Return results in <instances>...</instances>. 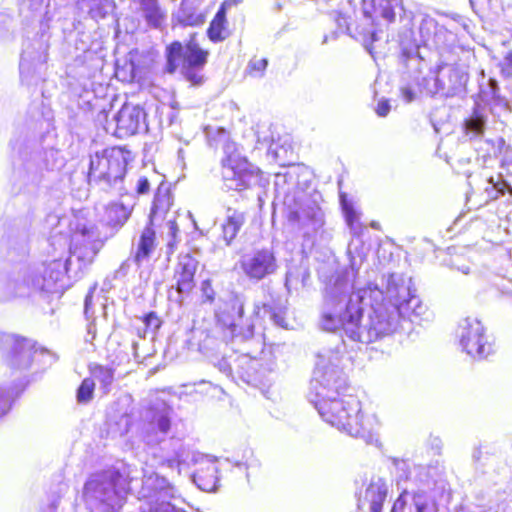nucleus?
Returning a JSON list of instances; mask_svg holds the SVG:
<instances>
[{"label": "nucleus", "instance_id": "nucleus-27", "mask_svg": "<svg viewBox=\"0 0 512 512\" xmlns=\"http://www.w3.org/2000/svg\"><path fill=\"white\" fill-rule=\"evenodd\" d=\"M155 239L156 236L154 229L150 225H147L140 235L134 255V261L138 266L149 259L155 248Z\"/></svg>", "mask_w": 512, "mask_h": 512}, {"label": "nucleus", "instance_id": "nucleus-20", "mask_svg": "<svg viewBox=\"0 0 512 512\" xmlns=\"http://www.w3.org/2000/svg\"><path fill=\"white\" fill-rule=\"evenodd\" d=\"M419 34L423 45H429V42L432 41L439 50L440 55L443 48L451 49V47L456 46L455 35L443 28H438L436 22L431 18H426L421 21Z\"/></svg>", "mask_w": 512, "mask_h": 512}, {"label": "nucleus", "instance_id": "nucleus-49", "mask_svg": "<svg viewBox=\"0 0 512 512\" xmlns=\"http://www.w3.org/2000/svg\"><path fill=\"white\" fill-rule=\"evenodd\" d=\"M13 393L9 389L0 387V417L6 415L12 405Z\"/></svg>", "mask_w": 512, "mask_h": 512}, {"label": "nucleus", "instance_id": "nucleus-57", "mask_svg": "<svg viewBox=\"0 0 512 512\" xmlns=\"http://www.w3.org/2000/svg\"><path fill=\"white\" fill-rule=\"evenodd\" d=\"M391 110L390 102L387 99H381L375 108V112L379 117H386Z\"/></svg>", "mask_w": 512, "mask_h": 512}, {"label": "nucleus", "instance_id": "nucleus-36", "mask_svg": "<svg viewBox=\"0 0 512 512\" xmlns=\"http://www.w3.org/2000/svg\"><path fill=\"white\" fill-rule=\"evenodd\" d=\"M131 208L124 203L113 204L107 210L108 224L113 227H121L128 220Z\"/></svg>", "mask_w": 512, "mask_h": 512}, {"label": "nucleus", "instance_id": "nucleus-25", "mask_svg": "<svg viewBox=\"0 0 512 512\" xmlns=\"http://www.w3.org/2000/svg\"><path fill=\"white\" fill-rule=\"evenodd\" d=\"M407 494H402L395 501L391 512H435V507L425 492H416L407 502Z\"/></svg>", "mask_w": 512, "mask_h": 512}, {"label": "nucleus", "instance_id": "nucleus-3", "mask_svg": "<svg viewBox=\"0 0 512 512\" xmlns=\"http://www.w3.org/2000/svg\"><path fill=\"white\" fill-rule=\"evenodd\" d=\"M349 389L347 377L338 363L319 356L310 381L309 402L324 421L350 436V402L337 398L346 396Z\"/></svg>", "mask_w": 512, "mask_h": 512}, {"label": "nucleus", "instance_id": "nucleus-59", "mask_svg": "<svg viewBox=\"0 0 512 512\" xmlns=\"http://www.w3.org/2000/svg\"><path fill=\"white\" fill-rule=\"evenodd\" d=\"M94 291H95V287H92L88 291L87 295L85 296V300H84V314H85L87 319L90 318V309H91L92 302H93Z\"/></svg>", "mask_w": 512, "mask_h": 512}, {"label": "nucleus", "instance_id": "nucleus-30", "mask_svg": "<svg viewBox=\"0 0 512 512\" xmlns=\"http://www.w3.org/2000/svg\"><path fill=\"white\" fill-rule=\"evenodd\" d=\"M229 4V1L226 0L219 10L217 11L216 15L214 16L213 20L210 23V26L208 28L207 34L211 41L213 42H220L223 41L228 37V31L225 27L226 24V6Z\"/></svg>", "mask_w": 512, "mask_h": 512}, {"label": "nucleus", "instance_id": "nucleus-45", "mask_svg": "<svg viewBox=\"0 0 512 512\" xmlns=\"http://www.w3.org/2000/svg\"><path fill=\"white\" fill-rule=\"evenodd\" d=\"M338 185L340 205L345 216L346 224L350 231H352V202L349 199L348 194L342 191L341 181L338 182Z\"/></svg>", "mask_w": 512, "mask_h": 512}, {"label": "nucleus", "instance_id": "nucleus-44", "mask_svg": "<svg viewBox=\"0 0 512 512\" xmlns=\"http://www.w3.org/2000/svg\"><path fill=\"white\" fill-rule=\"evenodd\" d=\"M268 66L267 58L253 57L246 66V71L253 77H263Z\"/></svg>", "mask_w": 512, "mask_h": 512}, {"label": "nucleus", "instance_id": "nucleus-48", "mask_svg": "<svg viewBox=\"0 0 512 512\" xmlns=\"http://www.w3.org/2000/svg\"><path fill=\"white\" fill-rule=\"evenodd\" d=\"M18 2L20 13H27L25 16L28 18L30 14L33 15L41 8L43 0H18Z\"/></svg>", "mask_w": 512, "mask_h": 512}, {"label": "nucleus", "instance_id": "nucleus-39", "mask_svg": "<svg viewBox=\"0 0 512 512\" xmlns=\"http://www.w3.org/2000/svg\"><path fill=\"white\" fill-rule=\"evenodd\" d=\"M480 95L484 101H494L497 104L508 105L500 96L498 83L493 78H489L486 84H480Z\"/></svg>", "mask_w": 512, "mask_h": 512}, {"label": "nucleus", "instance_id": "nucleus-61", "mask_svg": "<svg viewBox=\"0 0 512 512\" xmlns=\"http://www.w3.org/2000/svg\"><path fill=\"white\" fill-rule=\"evenodd\" d=\"M168 235L172 238V240H176L177 233L179 232V228L174 220H168Z\"/></svg>", "mask_w": 512, "mask_h": 512}, {"label": "nucleus", "instance_id": "nucleus-52", "mask_svg": "<svg viewBox=\"0 0 512 512\" xmlns=\"http://www.w3.org/2000/svg\"><path fill=\"white\" fill-rule=\"evenodd\" d=\"M498 149L503 154V161L512 165V147L507 145L503 138L498 140Z\"/></svg>", "mask_w": 512, "mask_h": 512}, {"label": "nucleus", "instance_id": "nucleus-2", "mask_svg": "<svg viewBox=\"0 0 512 512\" xmlns=\"http://www.w3.org/2000/svg\"><path fill=\"white\" fill-rule=\"evenodd\" d=\"M97 237L93 228L83 226L75 237L70 256L64 262L57 259L22 269L11 283L12 293L16 296L56 293L63 287L61 282L65 274L69 278L80 279L103 245Z\"/></svg>", "mask_w": 512, "mask_h": 512}, {"label": "nucleus", "instance_id": "nucleus-6", "mask_svg": "<svg viewBox=\"0 0 512 512\" xmlns=\"http://www.w3.org/2000/svg\"><path fill=\"white\" fill-rule=\"evenodd\" d=\"M126 479L117 470L93 475L84 486V499L91 512H117L126 500Z\"/></svg>", "mask_w": 512, "mask_h": 512}, {"label": "nucleus", "instance_id": "nucleus-9", "mask_svg": "<svg viewBox=\"0 0 512 512\" xmlns=\"http://www.w3.org/2000/svg\"><path fill=\"white\" fill-rule=\"evenodd\" d=\"M128 152L120 147H111L90 156L88 180L103 185V189L116 188L122 183L128 163Z\"/></svg>", "mask_w": 512, "mask_h": 512}, {"label": "nucleus", "instance_id": "nucleus-41", "mask_svg": "<svg viewBox=\"0 0 512 512\" xmlns=\"http://www.w3.org/2000/svg\"><path fill=\"white\" fill-rule=\"evenodd\" d=\"M141 9L146 21L150 25L154 27L160 25L163 15L157 1H142Z\"/></svg>", "mask_w": 512, "mask_h": 512}, {"label": "nucleus", "instance_id": "nucleus-46", "mask_svg": "<svg viewBox=\"0 0 512 512\" xmlns=\"http://www.w3.org/2000/svg\"><path fill=\"white\" fill-rule=\"evenodd\" d=\"M362 41L363 47L373 58L380 53L378 50L380 37L376 31H370L367 35H364Z\"/></svg>", "mask_w": 512, "mask_h": 512}, {"label": "nucleus", "instance_id": "nucleus-1", "mask_svg": "<svg viewBox=\"0 0 512 512\" xmlns=\"http://www.w3.org/2000/svg\"><path fill=\"white\" fill-rule=\"evenodd\" d=\"M360 307L354 313V341H371L375 336L398 331L402 321L421 322L429 316L428 308L416 295L412 277L388 273L378 284L358 291Z\"/></svg>", "mask_w": 512, "mask_h": 512}, {"label": "nucleus", "instance_id": "nucleus-55", "mask_svg": "<svg viewBox=\"0 0 512 512\" xmlns=\"http://www.w3.org/2000/svg\"><path fill=\"white\" fill-rule=\"evenodd\" d=\"M116 425L119 426V428L117 430V433L119 435L126 434L129 431V428H130V425H131V420H130L129 415L127 413H123L120 416L119 422H117Z\"/></svg>", "mask_w": 512, "mask_h": 512}, {"label": "nucleus", "instance_id": "nucleus-28", "mask_svg": "<svg viewBox=\"0 0 512 512\" xmlns=\"http://www.w3.org/2000/svg\"><path fill=\"white\" fill-rule=\"evenodd\" d=\"M289 221L298 222L302 226L311 225L312 229H317L323 223V213L317 206L303 208L301 210L291 211Z\"/></svg>", "mask_w": 512, "mask_h": 512}, {"label": "nucleus", "instance_id": "nucleus-7", "mask_svg": "<svg viewBox=\"0 0 512 512\" xmlns=\"http://www.w3.org/2000/svg\"><path fill=\"white\" fill-rule=\"evenodd\" d=\"M469 56V51L459 45L442 49L441 64L435 79L437 92L452 97L465 91L469 78L466 58Z\"/></svg>", "mask_w": 512, "mask_h": 512}, {"label": "nucleus", "instance_id": "nucleus-13", "mask_svg": "<svg viewBox=\"0 0 512 512\" xmlns=\"http://www.w3.org/2000/svg\"><path fill=\"white\" fill-rule=\"evenodd\" d=\"M240 267L250 281L259 282L275 274L278 263L273 250L263 248L243 255Z\"/></svg>", "mask_w": 512, "mask_h": 512}, {"label": "nucleus", "instance_id": "nucleus-5", "mask_svg": "<svg viewBox=\"0 0 512 512\" xmlns=\"http://www.w3.org/2000/svg\"><path fill=\"white\" fill-rule=\"evenodd\" d=\"M352 283L348 271L333 275L326 285L320 326L323 330L338 333L344 345L352 340Z\"/></svg>", "mask_w": 512, "mask_h": 512}, {"label": "nucleus", "instance_id": "nucleus-29", "mask_svg": "<svg viewBox=\"0 0 512 512\" xmlns=\"http://www.w3.org/2000/svg\"><path fill=\"white\" fill-rule=\"evenodd\" d=\"M357 214L354 210V246L361 262L367 257L372 248V238L368 228L356 224Z\"/></svg>", "mask_w": 512, "mask_h": 512}, {"label": "nucleus", "instance_id": "nucleus-51", "mask_svg": "<svg viewBox=\"0 0 512 512\" xmlns=\"http://www.w3.org/2000/svg\"><path fill=\"white\" fill-rule=\"evenodd\" d=\"M201 292L204 302L212 303L215 299V291L212 288L210 280H204L201 284Z\"/></svg>", "mask_w": 512, "mask_h": 512}, {"label": "nucleus", "instance_id": "nucleus-58", "mask_svg": "<svg viewBox=\"0 0 512 512\" xmlns=\"http://www.w3.org/2000/svg\"><path fill=\"white\" fill-rule=\"evenodd\" d=\"M150 190V183L146 177H140L136 185V192L138 195H145Z\"/></svg>", "mask_w": 512, "mask_h": 512}, {"label": "nucleus", "instance_id": "nucleus-11", "mask_svg": "<svg viewBox=\"0 0 512 512\" xmlns=\"http://www.w3.org/2000/svg\"><path fill=\"white\" fill-rule=\"evenodd\" d=\"M457 335L460 345L468 355L485 359L493 353V346L484 334V327L477 318L466 317L459 323Z\"/></svg>", "mask_w": 512, "mask_h": 512}, {"label": "nucleus", "instance_id": "nucleus-14", "mask_svg": "<svg viewBox=\"0 0 512 512\" xmlns=\"http://www.w3.org/2000/svg\"><path fill=\"white\" fill-rule=\"evenodd\" d=\"M222 178L229 190L242 191L260 185L261 171L247 159L222 167Z\"/></svg>", "mask_w": 512, "mask_h": 512}, {"label": "nucleus", "instance_id": "nucleus-18", "mask_svg": "<svg viewBox=\"0 0 512 512\" xmlns=\"http://www.w3.org/2000/svg\"><path fill=\"white\" fill-rule=\"evenodd\" d=\"M191 461L200 465L192 476L197 487L205 492L216 491L219 482L216 459L204 454H192Z\"/></svg>", "mask_w": 512, "mask_h": 512}, {"label": "nucleus", "instance_id": "nucleus-8", "mask_svg": "<svg viewBox=\"0 0 512 512\" xmlns=\"http://www.w3.org/2000/svg\"><path fill=\"white\" fill-rule=\"evenodd\" d=\"M165 55L167 73H175L181 64V73L190 83L202 84L203 76L200 71L207 63L208 51L200 48L195 36H192L185 46L179 41H174L166 47Z\"/></svg>", "mask_w": 512, "mask_h": 512}, {"label": "nucleus", "instance_id": "nucleus-63", "mask_svg": "<svg viewBox=\"0 0 512 512\" xmlns=\"http://www.w3.org/2000/svg\"><path fill=\"white\" fill-rule=\"evenodd\" d=\"M454 267H455V269H457L458 271H460L461 273H463L465 275H468L470 273V270H471L470 266L467 265V264H463L461 266H455L454 265Z\"/></svg>", "mask_w": 512, "mask_h": 512}, {"label": "nucleus", "instance_id": "nucleus-16", "mask_svg": "<svg viewBox=\"0 0 512 512\" xmlns=\"http://www.w3.org/2000/svg\"><path fill=\"white\" fill-rule=\"evenodd\" d=\"M198 261L190 254L180 255L174 271L175 289L177 296L169 292L168 298L178 304H182L185 296L195 287L194 276L197 270Z\"/></svg>", "mask_w": 512, "mask_h": 512}, {"label": "nucleus", "instance_id": "nucleus-19", "mask_svg": "<svg viewBox=\"0 0 512 512\" xmlns=\"http://www.w3.org/2000/svg\"><path fill=\"white\" fill-rule=\"evenodd\" d=\"M172 409L162 404L161 408H154L144 431V440L148 445H157L163 441L171 427Z\"/></svg>", "mask_w": 512, "mask_h": 512}, {"label": "nucleus", "instance_id": "nucleus-47", "mask_svg": "<svg viewBox=\"0 0 512 512\" xmlns=\"http://www.w3.org/2000/svg\"><path fill=\"white\" fill-rule=\"evenodd\" d=\"M401 59L403 62L419 61L422 59L419 53V45L406 46L404 42H401Z\"/></svg>", "mask_w": 512, "mask_h": 512}, {"label": "nucleus", "instance_id": "nucleus-42", "mask_svg": "<svg viewBox=\"0 0 512 512\" xmlns=\"http://www.w3.org/2000/svg\"><path fill=\"white\" fill-rule=\"evenodd\" d=\"M95 382L92 378H85L76 391L79 404H88L94 396Z\"/></svg>", "mask_w": 512, "mask_h": 512}, {"label": "nucleus", "instance_id": "nucleus-40", "mask_svg": "<svg viewBox=\"0 0 512 512\" xmlns=\"http://www.w3.org/2000/svg\"><path fill=\"white\" fill-rule=\"evenodd\" d=\"M489 187L485 189L489 200H496L506 192L512 194V187L498 175L497 179L490 177L488 180Z\"/></svg>", "mask_w": 512, "mask_h": 512}, {"label": "nucleus", "instance_id": "nucleus-15", "mask_svg": "<svg viewBox=\"0 0 512 512\" xmlns=\"http://www.w3.org/2000/svg\"><path fill=\"white\" fill-rule=\"evenodd\" d=\"M49 40L50 35L47 28L41 26L35 37L24 43L19 64L22 77L31 74L38 65L46 63L50 47Z\"/></svg>", "mask_w": 512, "mask_h": 512}, {"label": "nucleus", "instance_id": "nucleus-12", "mask_svg": "<svg viewBox=\"0 0 512 512\" xmlns=\"http://www.w3.org/2000/svg\"><path fill=\"white\" fill-rule=\"evenodd\" d=\"M105 130L121 139L146 131V113L138 105L125 103L112 120L107 121Z\"/></svg>", "mask_w": 512, "mask_h": 512}, {"label": "nucleus", "instance_id": "nucleus-4", "mask_svg": "<svg viewBox=\"0 0 512 512\" xmlns=\"http://www.w3.org/2000/svg\"><path fill=\"white\" fill-rule=\"evenodd\" d=\"M245 303L243 295H235L228 313L219 316L218 321L225 327V339H229L233 349L240 353L235 360L240 377L252 383L261 377L260 362L253 354L262 351V343L254 334V321L244 318Z\"/></svg>", "mask_w": 512, "mask_h": 512}, {"label": "nucleus", "instance_id": "nucleus-56", "mask_svg": "<svg viewBox=\"0 0 512 512\" xmlns=\"http://www.w3.org/2000/svg\"><path fill=\"white\" fill-rule=\"evenodd\" d=\"M218 345H220V343H218L215 338L207 335L206 338L199 343V350L203 353H207L209 350L214 349L215 346Z\"/></svg>", "mask_w": 512, "mask_h": 512}, {"label": "nucleus", "instance_id": "nucleus-34", "mask_svg": "<svg viewBox=\"0 0 512 512\" xmlns=\"http://www.w3.org/2000/svg\"><path fill=\"white\" fill-rule=\"evenodd\" d=\"M78 4L87 7L89 15L96 20L105 18L115 8L113 0H86L85 3Z\"/></svg>", "mask_w": 512, "mask_h": 512}, {"label": "nucleus", "instance_id": "nucleus-22", "mask_svg": "<svg viewBox=\"0 0 512 512\" xmlns=\"http://www.w3.org/2000/svg\"><path fill=\"white\" fill-rule=\"evenodd\" d=\"M388 486L382 478H373L366 488L365 493L359 499L358 508L366 506L370 512H381L383 503L387 497Z\"/></svg>", "mask_w": 512, "mask_h": 512}, {"label": "nucleus", "instance_id": "nucleus-50", "mask_svg": "<svg viewBox=\"0 0 512 512\" xmlns=\"http://www.w3.org/2000/svg\"><path fill=\"white\" fill-rule=\"evenodd\" d=\"M212 364L219 369L220 372H222L225 375H230L232 371L231 363L228 361V359L224 356L218 357L214 356L211 359Z\"/></svg>", "mask_w": 512, "mask_h": 512}, {"label": "nucleus", "instance_id": "nucleus-60", "mask_svg": "<svg viewBox=\"0 0 512 512\" xmlns=\"http://www.w3.org/2000/svg\"><path fill=\"white\" fill-rule=\"evenodd\" d=\"M298 276H299L298 273H296L293 270L287 271L286 278H285V287L288 290V292H290L294 283H297Z\"/></svg>", "mask_w": 512, "mask_h": 512}, {"label": "nucleus", "instance_id": "nucleus-64", "mask_svg": "<svg viewBox=\"0 0 512 512\" xmlns=\"http://www.w3.org/2000/svg\"><path fill=\"white\" fill-rule=\"evenodd\" d=\"M482 457V451L479 448H475L472 454L474 462H479Z\"/></svg>", "mask_w": 512, "mask_h": 512}, {"label": "nucleus", "instance_id": "nucleus-26", "mask_svg": "<svg viewBox=\"0 0 512 512\" xmlns=\"http://www.w3.org/2000/svg\"><path fill=\"white\" fill-rule=\"evenodd\" d=\"M246 222L244 212L229 207L226 211V220L223 224V238L227 245L236 238L242 226Z\"/></svg>", "mask_w": 512, "mask_h": 512}, {"label": "nucleus", "instance_id": "nucleus-54", "mask_svg": "<svg viewBox=\"0 0 512 512\" xmlns=\"http://www.w3.org/2000/svg\"><path fill=\"white\" fill-rule=\"evenodd\" d=\"M337 23V31L333 33V35L337 36L338 33L346 34L350 36V26L348 22V17L339 15V17L336 19Z\"/></svg>", "mask_w": 512, "mask_h": 512}, {"label": "nucleus", "instance_id": "nucleus-33", "mask_svg": "<svg viewBox=\"0 0 512 512\" xmlns=\"http://www.w3.org/2000/svg\"><path fill=\"white\" fill-rule=\"evenodd\" d=\"M485 127L486 117L478 109H475L472 115L469 118H467L464 122V129L466 135L469 136L470 139L482 136L484 134Z\"/></svg>", "mask_w": 512, "mask_h": 512}, {"label": "nucleus", "instance_id": "nucleus-31", "mask_svg": "<svg viewBox=\"0 0 512 512\" xmlns=\"http://www.w3.org/2000/svg\"><path fill=\"white\" fill-rule=\"evenodd\" d=\"M89 371L92 376L91 378L94 381H98L103 393L108 394L114 382L115 370L112 367L91 363L89 365Z\"/></svg>", "mask_w": 512, "mask_h": 512}, {"label": "nucleus", "instance_id": "nucleus-32", "mask_svg": "<svg viewBox=\"0 0 512 512\" xmlns=\"http://www.w3.org/2000/svg\"><path fill=\"white\" fill-rule=\"evenodd\" d=\"M172 204L171 193L169 187L165 183H161L154 195L153 204L151 207L150 217H157L159 214H165L169 211Z\"/></svg>", "mask_w": 512, "mask_h": 512}, {"label": "nucleus", "instance_id": "nucleus-10", "mask_svg": "<svg viewBox=\"0 0 512 512\" xmlns=\"http://www.w3.org/2000/svg\"><path fill=\"white\" fill-rule=\"evenodd\" d=\"M176 493V488L165 477L151 473L143 476L138 495L139 499L146 501L148 512H186L170 503ZM141 512L147 511L143 509Z\"/></svg>", "mask_w": 512, "mask_h": 512}, {"label": "nucleus", "instance_id": "nucleus-17", "mask_svg": "<svg viewBox=\"0 0 512 512\" xmlns=\"http://www.w3.org/2000/svg\"><path fill=\"white\" fill-rule=\"evenodd\" d=\"M0 342L11 344V351L8 356V364L13 369L26 370L37 353L35 343L26 338H18L10 335H3L0 332Z\"/></svg>", "mask_w": 512, "mask_h": 512}, {"label": "nucleus", "instance_id": "nucleus-35", "mask_svg": "<svg viewBox=\"0 0 512 512\" xmlns=\"http://www.w3.org/2000/svg\"><path fill=\"white\" fill-rule=\"evenodd\" d=\"M192 454H200L199 452L190 451L179 440L174 441V456L167 459V465L170 468L179 467L181 465H195L191 461Z\"/></svg>", "mask_w": 512, "mask_h": 512}, {"label": "nucleus", "instance_id": "nucleus-24", "mask_svg": "<svg viewBox=\"0 0 512 512\" xmlns=\"http://www.w3.org/2000/svg\"><path fill=\"white\" fill-rule=\"evenodd\" d=\"M356 418L358 428L355 436L362 438L368 445L381 448L382 443L377 432L379 423L376 416L374 414H365L359 409Z\"/></svg>", "mask_w": 512, "mask_h": 512}, {"label": "nucleus", "instance_id": "nucleus-53", "mask_svg": "<svg viewBox=\"0 0 512 512\" xmlns=\"http://www.w3.org/2000/svg\"><path fill=\"white\" fill-rule=\"evenodd\" d=\"M501 74L512 77V52H509L500 63Z\"/></svg>", "mask_w": 512, "mask_h": 512}, {"label": "nucleus", "instance_id": "nucleus-38", "mask_svg": "<svg viewBox=\"0 0 512 512\" xmlns=\"http://www.w3.org/2000/svg\"><path fill=\"white\" fill-rule=\"evenodd\" d=\"M178 20L186 26H198L204 23V17L188 3L182 2L178 11Z\"/></svg>", "mask_w": 512, "mask_h": 512}, {"label": "nucleus", "instance_id": "nucleus-37", "mask_svg": "<svg viewBox=\"0 0 512 512\" xmlns=\"http://www.w3.org/2000/svg\"><path fill=\"white\" fill-rule=\"evenodd\" d=\"M261 309L263 310V313L269 317V319L278 327L281 328H287V323L284 317V314L279 310H275L272 306L263 304L260 306V304H254L253 313L251 316H245L244 318H251L253 320V317H258L260 314Z\"/></svg>", "mask_w": 512, "mask_h": 512}, {"label": "nucleus", "instance_id": "nucleus-62", "mask_svg": "<svg viewBox=\"0 0 512 512\" xmlns=\"http://www.w3.org/2000/svg\"><path fill=\"white\" fill-rule=\"evenodd\" d=\"M402 96L407 102H411L415 99L414 91L409 87H403L401 89Z\"/></svg>", "mask_w": 512, "mask_h": 512}, {"label": "nucleus", "instance_id": "nucleus-23", "mask_svg": "<svg viewBox=\"0 0 512 512\" xmlns=\"http://www.w3.org/2000/svg\"><path fill=\"white\" fill-rule=\"evenodd\" d=\"M208 141L211 147L222 150L224 154L221 160L222 167L233 164V160L238 162L246 159L238 153L235 142L230 140L229 134L224 128H217L215 136L208 132Z\"/></svg>", "mask_w": 512, "mask_h": 512}, {"label": "nucleus", "instance_id": "nucleus-21", "mask_svg": "<svg viewBox=\"0 0 512 512\" xmlns=\"http://www.w3.org/2000/svg\"><path fill=\"white\" fill-rule=\"evenodd\" d=\"M361 9L366 18L374 21L381 17L388 22H393L396 15L404 13L402 0H363Z\"/></svg>", "mask_w": 512, "mask_h": 512}, {"label": "nucleus", "instance_id": "nucleus-43", "mask_svg": "<svg viewBox=\"0 0 512 512\" xmlns=\"http://www.w3.org/2000/svg\"><path fill=\"white\" fill-rule=\"evenodd\" d=\"M142 323L145 327L144 333L150 332L154 335L161 327L162 321L155 312L151 311L143 316ZM138 334L140 337L145 338V334L142 335L140 329L138 330Z\"/></svg>", "mask_w": 512, "mask_h": 512}]
</instances>
